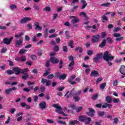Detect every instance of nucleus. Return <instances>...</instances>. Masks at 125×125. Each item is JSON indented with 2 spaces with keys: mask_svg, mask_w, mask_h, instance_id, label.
Instances as JSON below:
<instances>
[{
  "mask_svg": "<svg viewBox=\"0 0 125 125\" xmlns=\"http://www.w3.org/2000/svg\"><path fill=\"white\" fill-rule=\"evenodd\" d=\"M105 86H106V83H103L100 85V89H104V88H105Z\"/></svg>",
  "mask_w": 125,
  "mask_h": 125,
  "instance_id": "nucleus-34",
  "label": "nucleus"
},
{
  "mask_svg": "<svg viewBox=\"0 0 125 125\" xmlns=\"http://www.w3.org/2000/svg\"><path fill=\"white\" fill-rule=\"evenodd\" d=\"M120 72L123 75H125V66L124 65H121V68L120 69Z\"/></svg>",
  "mask_w": 125,
  "mask_h": 125,
  "instance_id": "nucleus-19",
  "label": "nucleus"
},
{
  "mask_svg": "<svg viewBox=\"0 0 125 125\" xmlns=\"http://www.w3.org/2000/svg\"><path fill=\"white\" fill-rule=\"evenodd\" d=\"M57 37V34H53L52 35H50L49 38L50 39H52L53 38H56Z\"/></svg>",
  "mask_w": 125,
  "mask_h": 125,
  "instance_id": "nucleus-59",
  "label": "nucleus"
},
{
  "mask_svg": "<svg viewBox=\"0 0 125 125\" xmlns=\"http://www.w3.org/2000/svg\"><path fill=\"white\" fill-rule=\"evenodd\" d=\"M28 71H29V68H26L25 69L23 70L22 71L21 70V74H23V75H25L26 74H27V72H28Z\"/></svg>",
  "mask_w": 125,
  "mask_h": 125,
  "instance_id": "nucleus-31",
  "label": "nucleus"
},
{
  "mask_svg": "<svg viewBox=\"0 0 125 125\" xmlns=\"http://www.w3.org/2000/svg\"><path fill=\"white\" fill-rule=\"evenodd\" d=\"M41 83H43V84H44V83H45V85L46 86H48L50 85V84H51V81H50L49 80H47L46 79H45L44 78H42Z\"/></svg>",
  "mask_w": 125,
  "mask_h": 125,
  "instance_id": "nucleus-6",
  "label": "nucleus"
},
{
  "mask_svg": "<svg viewBox=\"0 0 125 125\" xmlns=\"http://www.w3.org/2000/svg\"><path fill=\"white\" fill-rule=\"evenodd\" d=\"M44 33L45 34V38H46L47 37V36L48 35V28H46L45 31H44Z\"/></svg>",
  "mask_w": 125,
  "mask_h": 125,
  "instance_id": "nucleus-46",
  "label": "nucleus"
},
{
  "mask_svg": "<svg viewBox=\"0 0 125 125\" xmlns=\"http://www.w3.org/2000/svg\"><path fill=\"white\" fill-rule=\"evenodd\" d=\"M121 30V28L120 27H115L114 29V32H118V31H120Z\"/></svg>",
  "mask_w": 125,
  "mask_h": 125,
  "instance_id": "nucleus-64",
  "label": "nucleus"
},
{
  "mask_svg": "<svg viewBox=\"0 0 125 125\" xmlns=\"http://www.w3.org/2000/svg\"><path fill=\"white\" fill-rule=\"evenodd\" d=\"M105 44H106V40H103L101 44L99 45V47L102 48V47H104V46H105Z\"/></svg>",
  "mask_w": 125,
  "mask_h": 125,
  "instance_id": "nucleus-21",
  "label": "nucleus"
},
{
  "mask_svg": "<svg viewBox=\"0 0 125 125\" xmlns=\"http://www.w3.org/2000/svg\"><path fill=\"white\" fill-rule=\"evenodd\" d=\"M51 9L50 8V7H45V8H43V10L45 11H50Z\"/></svg>",
  "mask_w": 125,
  "mask_h": 125,
  "instance_id": "nucleus-36",
  "label": "nucleus"
},
{
  "mask_svg": "<svg viewBox=\"0 0 125 125\" xmlns=\"http://www.w3.org/2000/svg\"><path fill=\"white\" fill-rule=\"evenodd\" d=\"M83 107L78 106V107H76V108H75V110L77 113H79V112H81V111H83Z\"/></svg>",
  "mask_w": 125,
  "mask_h": 125,
  "instance_id": "nucleus-25",
  "label": "nucleus"
},
{
  "mask_svg": "<svg viewBox=\"0 0 125 125\" xmlns=\"http://www.w3.org/2000/svg\"><path fill=\"white\" fill-rule=\"evenodd\" d=\"M23 91H26V92H30V89L29 88L25 87L23 88Z\"/></svg>",
  "mask_w": 125,
  "mask_h": 125,
  "instance_id": "nucleus-62",
  "label": "nucleus"
},
{
  "mask_svg": "<svg viewBox=\"0 0 125 125\" xmlns=\"http://www.w3.org/2000/svg\"><path fill=\"white\" fill-rule=\"evenodd\" d=\"M53 107H55V108H56V112L57 113H58V114H60L61 115H62V116H68V115L65 114L63 111H62V108H61V106L59 105L58 104H53Z\"/></svg>",
  "mask_w": 125,
  "mask_h": 125,
  "instance_id": "nucleus-3",
  "label": "nucleus"
},
{
  "mask_svg": "<svg viewBox=\"0 0 125 125\" xmlns=\"http://www.w3.org/2000/svg\"><path fill=\"white\" fill-rule=\"evenodd\" d=\"M6 50H7V49L6 48V47H3L2 48V50L1 51V52L2 53H4V52H6Z\"/></svg>",
  "mask_w": 125,
  "mask_h": 125,
  "instance_id": "nucleus-51",
  "label": "nucleus"
},
{
  "mask_svg": "<svg viewBox=\"0 0 125 125\" xmlns=\"http://www.w3.org/2000/svg\"><path fill=\"white\" fill-rule=\"evenodd\" d=\"M74 50L75 51H78V50H79L80 53H82L83 52V48H82V47H77L75 48Z\"/></svg>",
  "mask_w": 125,
  "mask_h": 125,
  "instance_id": "nucleus-23",
  "label": "nucleus"
},
{
  "mask_svg": "<svg viewBox=\"0 0 125 125\" xmlns=\"http://www.w3.org/2000/svg\"><path fill=\"white\" fill-rule=\"evenodd\" d=\"M12 40H13V37H11L10 39L5 38L3 40V42L5 43V44L8 45L10 44V42H12Z\"/></svg>",
  "mask_w": 125,
  "mask_h": 125,
  "instance_id": "nucleus-5",
  "label": "nucleus"
},
{
  "mask_svg": "<svg viewBox=\"0 0 125 125\" xmlns=\"http://www.w3.org/2000/svg\"><path fill=\"white\" fill-rule=\"evenodd\" d=\"M79 124V121L78 120H73L69 122V125H76Z\"/></svg>",
  "mask_w": 125,
  "mask_h": 125,
  "instance_id": "nucleus-20",
  "label": "nucleus"
},
{
  "mask_svg": "<svg viewBox=\"0 0 125 125\" xmlns=\"http://www.w3.org/2000/svg\"><path fill=\"white\" fill-rule=\"evenodd\" d=\"M39 106L42 110H44L46 108V103L44 102H42L39 104Z\"/></svg>",
  "mask_w": 125,
  "mask_h": 125,
  "instance_id": "nucleus-11",
  "label": "nucleus"
},
{
  "mask_svg": "<svg viewBox=\"0 0 125 125\" xmlns=\"http://www.w3.org/2000/svg\"><path fill=\"white\" fill-rule=\"evenodd\" d=\"M70 18H73L74 19L71 21V23L72 24H76L77 23H79L80 22V19L78 18L77 17L75 16H70Z\"/></svg>",
  "mask_w": 125,
  "mask_h": 125,
  "instance_id": "nucleus-8",
  "label": "nucleus"
},
{
  "mask_svg": "<svg viewBox=\"0 0 125 125\" xmlns=\"http://www.w3.org/2000/svg\"><path fill=\"white\" fill-rule=\"evenodd\" d=\"M105 100L107 103H112V98L110 97H106L105 98Z\"/></svg>",
  "mask_w": 125,
  "mask_h": 125,
  "instance_id": "nucleus-27",
  "label": "nucleus"
},
{
  "mask_svg": "<svg viewBox=\"0 0 125 125\" xmlns=\"http://www.w3.org/2000/svg\"><path fill=\"white\" fill-rule=\"evenodd\" d=\"M79 16H83V17L86 18V14L84 12H81L79 13Z\"/></svg>",
  "mask_w": 125,
  "mask_h": 125,
  "instance_id": "nucleus-30",
  "label": "nucleus"
},
{
  "mask_svg": "<svg viewBox=\"0 0 125 125\" xmlns=\"http://www.w3.org/2000/svg\"><path fill=\"white\" fill-rule=\"evenodd\" d=\"M33 8L35 10H40V7H39V6H38V5L37 4H34L33 5Z\"/></svg>",
  "mask_w": 125,
  "mask_h": 125,
  "instance_id": "nucleus-32",
  "label": "nucleus"
},
{
  "mask_svg": "<svg viewBox=\"0 0 125 125\" xmlns=\"http://www.w3.org/2000/svg\"><path fill=\"white\" fill-rule=\"evenodd\" d=\"M62 50L64 52L68 51V48H67V46H63V48H62Z\"/></svg>",
  "mask_w": 125,
  "mask_h": 125,
  "instance_id": "nucleus-57",
  "label": "nucleus"
},
{
  "mask_svg": "<svg viewBox=\"0 0 125 125\" xmlns=\"http://www.w3.org/2000/svg\"><path fill=\"white\" fill-rule=\"evenodd\" d=\"M97 97H98V94H96L95 95L92 97V99L93 100H96V99H97Z\"/></svg>",
  "mask_w": 125,
  "mask_h": 125,
  "instance_id": "nucleus-41",
  "label": "nucleus"
},
{
  "mask_svg": "<svg viewBox=\"0 0 125 125\" xmlns=\"http://www.w3.org/2000/svg\"><path fill=\"white\" fill-rule=\"evenodd\" d=\"M87 53L88 55H91L93 53V52L92 50H88L87 51Z\"/></svg>",
  "mask_w": 125,
  "mask_h": 125,
  "instance_id": "nucleus-61",
  "label": "nucleus"
},
{
  "mask_svg": "<svg viewBox=\"0 0 125 125\" xmlns=\"http://www.w3.org/2000/svg\"><path fill=\"white\" fill-rule=\"evenodd\" d=\"M34 26H35V30L36 31H41V30H42V27L40 25L39 22H35L34 23Z\"/></svg>",
  "mask_w": 125,
  "mask_h": 125,
  "instance_id": "nucleus-10",
  "label": "nucleus"
},
{
  "mask_svg": "<svg viewBox=\"0 0 125 125\" xmlns=\"http://www.w3.org/2000/svg\"><path fill=\"white\" fill-rule=\"evenodd\" d=\"M106 41L109 42V43H112V42H113V40H112L110 38H107Z\"/></svg>",
  "mask_w": 125,
  "mask_h": 125,
  "instance_id": "nucleus-50",
  "label": "nucleus"
},
{
  "mask_svg": "<svg viewBox=\"0 0 125 125\" xmlns=\"http://www.w3.org/2000/svg\"><path fill=\"white\" fill-rule=\"evenodd\" d=\"M113 84L114 86H117V85H118V81L117 80H114L113 81Z\"/></svg>",
  "mask_w": 125,
  "mask_h": 125,
  "instance_id": "nucleus-55",
  "label": "nucleus"
},
{
  "mask_svg": "<svg viewBox=\"0 0 125 125\" xmlns=\"http://www.w3.org/2000/svg\"><path fill=\"white\" fill-rule=\"evenodd\" d=\"M46 121L48 124H53L54 123V121L52 119H47Z\"/></svg>",
  "mask_w": 125,
  "mask_h": 125,
  "instance_id": "nucleus-44",
  "label": "nucleus"
},
{
  "mask_svg": "<svg viewBox=\"0 0 125 125\" xmlns=\"http://www.w3.org/2000/svg\"><path fill=\"white\" fill-rule=\"evenodd\" d=\"M14 72H15V74L16 75H19V74H20V73H21V68H19L18 67H14L13 69Z\"/></svg>",
  "mask_w": 125,
  "mask_h": 125,
  "instance_id": "nucleus-16",
  "label": "nucleus"
},
{
  "mask_svg": "<svg viewBox=\"0 0 125 125\" xmlns=\"http://www.w3.org/2000/svg\"><path fill=\"white\" fill-rule=\"evenodd\" d=\"M98 115L100 117H103L105 115V111H99L98 112Z\"/></svg>",
  "mask_w": 125,
  "mask_h": 125,
  "instance_id": "nucleus-29",
  "label": "nucleus"
},
{
  "mask_svg": "<svg viewBox=\"0 0 125 125\" xmlns=\"http://www.w3.org/2000/svg\"><path fill=\"white\" fill-rule=\"evenodd\" d=\"M103 59L104 61H106L107 62V64L108 66H112L113 65V63H112V60H114V56H112L111 54H109V52L105 51L103 56Z\"/></svg>",
  "mask_w": 125,
  "mask_h": 125,
  "instance_id": "nucleus-1",
  "label": "nucleus"
},
{
  "mask_svg": "<svg viewBox=\"0 0 125 125\" xmlns=\"http://www.w3.org/2000/svg\"><path fill=\"white\" fill-rule=\"evenodd\" d=\"M22 43H23V38H20V39H17L16 40L15 44L16 47L21 46Z\"/></svg>",
  "mask_w": 125,
  "mask_h": 125,
  "instance_id": "nucleus-4",
  "label": "nucleus"
},
{
  "mask_svg": "<svg viewBox=\"0 0 125 125\" xmlns=\"http://www.w3.org/2000/svg\"><path fill=\"white\" fill-rule=\"evenodd\" d=\"M102 5H103L104 6H105V7H108V6H110V5H111V3H106L103 4Z\"/></svg>",
  "mask_w": 125,
  "mask_h": 125,
  "instance_id": "nucleus-53",
  "label": "nucleus"
},
{
  "mask_svg": "<svg viewBox=\"0 0 125 125\" xmlns=\"http://www.w3.org/2000/svg\"><path fill=\"white\" fill-rule=\"evenodd\" d=\"M10 8L11 9V10H13V9H16L17 8V5L15 4L10 5Z\"/></svg>",
  "mask_w": 125,
  "mask_h": 125,
  "instance_id": "nucleus-28",
  "label": "nucleus"
},
{
  "mask_svg": "<svg viewBox=\"0 0 125 125\" xmlns=\"http://www.w3.org/2000/svg\"><path fill=\"white\" fill-rule=\"evenodd\" d=\"M11 88H9V89H6L5 91V93H6L7 94H9V93H10V92H11Z\"/></svg>",
  "mask_w": 125,
  "mask_h": 125,
  "instance_id": "nucleus-42",
  "label": "nucleus"
},
{
  "mask_svg": "<svg viewBox=\"0 0 125 125\" xmlns=\"http://www.w3.org/2000/svg\"><path fill=\"white\" fill-rule=\"evenodd\" d=\"M69 92H70V91H68L66 94L64 95V96L66 98H70V97H72V96H73V94H72V93H70L69 95L68 93Z\"/></svg>",
  "mask_w": 125,
  "mask_h": 125,
  "instance_id": "nucleus-24",
  "label": "nucleus"
},
{
  "mask_svg": "<svg viewBox=\"0 0 125 125\" xmlns=\"http://www.w3.org/2000/svg\"><path fill=\"white\" fill-rule=\"evenodd\" d=\"M100 39V35H99L93 36L92 38V42L94 43L98 42H99Z\"/></svg>",
  "mask_w": 125,
  "mask_h": 125,
  "instance_id": "nucleus-7",
  "label": "nucleus"
},
{
  "mask_svg": "<svg viewBox=\"0 0 125 125\" xmlns=\"http://www.w3.org/2000/svg\"><path fill=\"white\" fill-rule=\"evenodd\" d=\"M28 77H29V75H28V74H24V75L22 76V79L23 80H27V79H28Z\"/></svg>",
  "mask_w": 125,
  "mask_h": 125,
  "instance_id": "nucleus-35",
  "label": "nucleus"
},
{
  "mask_svg": "<svg viewBox=\"0 0 125 125\" xmlns=\"http://www.w3.org/2000/svg\"><path fill=\"white\" fill-rule=\"evenodd\" d=\"M28 50H26L25 49H21L20 50L19 53L20 54H24L25 52H27Z\"/></svg>",
  "mask_w": 125,
  "mask_h": 125,
  "instance_id": "nucleus-26",
  "label": "nucleus"
},
{
  "mask_svg": "<svg viewBox=\"0 0 125 125\" xmlns=\"http://www.w3.org/2000/svg\"><path fill=\"white\" fill-rule=\"evenodd\" d=\"M73 44H74V42H73V41H70L69 42V45L70 46V47H71V48H74V46H73Z\"/></svg>",
  "mask_w": 125,
  "mask_h": 125,
  "instance_id": "nucleus-39",
  "label": "nucleus"
},
{
  "mask_svg": "<svg viewBox=\"0 0 125 125\" xmlns=\"http://www.w3.org/2000/svg\"><path fill=\"white\" fill-rule=\"evenodd\" d=\"M83 67L85 68L86 69H89L90 66L88 65H86L85 63H83Z\"/></svg>",
  "mask_w": 125,
  "mask_h": 125,
  "instance_id": "nucleus-40",
  "label": "nucleus"
},
{
  "mask_svg": "<svg viewBox=\"0 0 125 125\" xmlns=\"http://www.w3.org/2000/svg\"><path fill=\"white\" fill-rule=\"evenodd\" d=\"M21 62H25V61H26V56H22L21 58Z\"/></svg>",
  "mask_w": 125,
  "mask_h": 125,
  "instance_id": "nucleus-37",
  "label": "nucleus"
},
{
  "mask_svg": "<svg viewBox=\"0 0 125 125\" xmlns=\"http://www.w3.org/2000/svg\"><path fill=\"white\" fill-rule=\"evenodd\" d=\"M113 101L114 103H119L120 100L119 99H114Z\"/></svg>",
  "mask_w": 125,
  "mask_h": 125,
  "instance_id": "nucleus-56",
  "label": "nucleus"
},
{
  "mask_svg": "<svg viewBox=\"0 0 125 125\" xmlns=\"http://www.w3.org/2000/svg\"><path fill=\"white\" fill-rule=\"evenodd\" d=\"M98 76H99V73L95 70L92 71L90 75V77H98Z\"/></svg>",
  "mask_w": 125,
  "mask_h": 125,
  "instance_id": "nucleus-17",
  "label": "nucleus"
},
{
  "mask_svg": "<svg viewBox=\"0 0 125 125\" xmlns=\"http://www.w3.org/2000/svg\"><path fill=\"white\" fill-rule=\"evenodd\" d=\"M61 119H62L63 120H65L67 119V118H62L60 116L58 117V120H57V122L58 124H60V125H66V122L60 120Z\"/></svg>",
  "mask_w": 125,
  "mask_h": 125,
  "instance_id": "nucleus-12",
  "label": "nucleus"
},
{
  "mask_svg": "<svg viewBox=\"0 0 125 125\" xmlns=\"http://www.w3.org/2000/svg\"><path fill=\"white\" fill-rule=\"evenodd\" d=\"M6 73L8 74V75H12V74H13V71L11 70H8L6 71Z\"/></svg>",
  "mask_w": 125,
  "mask_h": 125,
  "instance_id": "nucleus-43",
  "label": "nucleus"
},
{
  "mask_svg": "<svg viewBox=\"0 0 125 125\" xmlns=\"http://www.w3.org/2000/svg\"><path fill=\"white\" fill-rule=\"evenodd\" d=\"M79 120L80 122H83L85 123V125H88L91 121V119H90V118L84 116H79Z\"/></svg>",
  "mask_w": 125,
  "mask_h": 125,
  "instance_id": "nucleus-2",
  "label": "nucleus"
},
{
  "mask_svg": "<svg viewBox=\"0 0 125 125\" xmlns=\"http://www.w3.org/2000/svg\"><path fill=\"white\" fill-rule=\"evenodd\" d=\"M66 77H67V75L66 74L58 76L60 80H65V79H66Z\"/></svg>",
  "mask_w": 125,
  "mask_h": 125,
  "instance_id": "nucleus-22",
  "label": "nucleus"
},
{
  "mask_svg": "<svg viewBox=\"0 0 125 125\" xmlns=\"http://www.w3.org/2000/svg\"><path fill=\"white\" fill-rule=\"evenodd\" d=\"M103 80V78L102 77L99 78L97 79V81H96V83H100L101 81Z\"/></svg>",
  "mask_w": 125,
  "mask_h": 125,
  "instance_id": "nucleus-45",
  "label": "nucleus"
},
{
  "mask_svg": "<svg viewBox=\"0 0 125 125\" xmlns=\"http://www.w3.org/2000/svg\"><path fill=\"white\" fill-rule=\"evenodd\" d=\"M114 62L115 63H120V62H122V59H115V61H114Z\"/></svg>",
  "mask_w": 125,
  "mask_h": 125,
  "instance_id": "nucleus-49",
  "label": "nucleus"
},
{
  "mask_svg": "<svg viewBox=\"0 0 125 125\" xmlns=\"http://www.w3.org/2000/svg\"><path fill=\"white\" fill-rule=\"evenodd\" d=\"M69 108H72V109H74L76 110L77 107H76V105L74 104H71L69 105Z\"/></svg>",
  "mask_w": 125,
  "mask_h": 125,
  "instance_id": "nucleus-38",
  "label": "nucleus"
},
{
  "mask_svg": "<svg viewBox=\"0 0 125 125\" xmlns=\"http://www.w3.org/2000/svg\"><path fill=\"white\" fill-rule=\"evenodd\" d=\"M74 99L75 100V102H78V101H80L81 98L79 97H74Z\"/></svg>",
  "mask_w": 125,
  "mask_h": 125,
  "instance_id": "nucleus-47",
  "label": "nucleus"
},
{
  "mask_svg": "<svg viewBox=\"0 0 125 125\" xmlns=\"http://www.w3.org/2000/svg\"><path fill=\"white\" fill-rule=\"evenodd\" d=\"M75 78H76V76L73 75V76H72L70 77V78L68 80V82L69 83H71V84H76V82L73 81L74 80V79H75Z\"/></svg>",
  "mask_w": 125,
  "mask_h": 125,
  "instance_id": "nucleus-15",
  "label": "nucleus"
},
{
  "mask_svg": "<svg viewBox=\"0 0 125 125\" xmlns=\"http://www.w3.org/2000/svg\"><path fill=\"white\" fill-rule=\"evenodd\" d=\"M50 61L53 64H57V63L59 62L58 59L55 57H51L50 59Z\"/></svg>",
  "mask_w": 125,
  "mask_h": 125,
  "instance_id": "nucleus-14",
  "label": "nucleus"
},
{
  "mask_svg": "<svg viewBox=\"0 0 125 125\" xmlns=\"http://www.w3.org/2000/svg\"><path fill=\"white\" fill-rule=\"evenodd\" d=\"M113 123L114 124H118V122H119V119H118L117 118H115L113 119Z\"/></svg>",
  "mask_w": 125,
  "mask_h": 125,
  "instance_id": "nucleus-48",
  "label": "nucleus"
},
{
  "mask_svg": "<svg viewBox=\"0 0 125 125\" xmlns=\"http://www.w3.org/2000/svg\"><path fill=\"white\" fill-rule=\"evenodd\" d=\"M0 29L1 30H6L7 28L5 26H0Z\"/></svg>",
  "mask_w": 125,
  "mask_h": 125,
  "instance_id": "nucleus-63",
  "label": "nucleus"
},
{
  "mask_svg": "<svg viewBox=\"0 0 125 125\" xmlns=\"http://www.w3.org/2000/svg\"><path fill=\"white\" fill-rule=\"evenodd\" d=\"M123 39H124V37H120V38H116L115 39V41H116V42L120 41H122V40H123Z\"/></svg>",
  "mask_w": 125,
  "mask_h": 125,
  "instance_id": "nucleus-60",
  "label": "nucleus"
},
{
  "mask_svg": "<svg viewBox=\"0 0 125 125\" xmlns=\"http://www.w3.org/2000/svg\"><path fill=\"white\" fill-rule=\"evenodd\" d=\"M83 5L82 6V9H84V8H85V7H86V6H87V3L85 2V3H82Z\"/></svg>",
  "mask_w": 125,
  "mask_h": 125,
  "instance_id": "nucleus-33",
  "label": "nucleus"
},
{
  "mask_svg": "<svg viewBox=\"0 0 125 125\" xmlns=\"http://www.w3.org/2000/svg\"><path fill=\"white\" fill-rule=\"evenodd\" d=\"M32 20V18L26 17V18H23L22 19L21 21V24H24V23H26V22H28V21H31Z\"/></svg>",
  "mask_w": 125,
  "mask_h": 125,
  "instance_id": "nucleus-9",
  "label": "nucleus"
},
{
  "mask_svg": "<svg viewBox=\"0 0 125 125\" xmlns=\"http://www.w3.org/2000/svg\"><path fill=\"white\" fill-rule=\"evenodd\" d=\"M114 37H115V38H120V37H121V34H119V33H115L113 35Z\"/></svg>",
  "mask_w": 125,
  "mask_h": 125,
  "instance_id": "nucleus-52",
  "label": "nucleus"
},
{
  "mask_svg": "<svg viewBox=\"0 0 125 125\" xmlns=\"http://www.w3.org/2000/svg\"><path fill=\"white\" fill-rule=\"evenodd\" d=\"M102 56H103V54L101 53L97 54L95 58H94L93 59L94 61H95V62H97L98 60L102 58Z\"/></svg>",
  "mask_w": 125,
  "mask_h": 125,
  "instance_id": "nucleus-13",
  "label": "nucleus"
},
{
  "mask_svg": "<svg viewBox=\"0 0 125 125\" xmlns=\"http://www.w3.org/2000/svg\"><path fill=\"white\" fill-rule=\"evenodd\" d=\"M106 33L104 32H103L102 33L101 38H103V39H104L106 37Z\"/></svg>",
  "mask_w": 125,
  "mask_h": 125,
  "instance_id": "nucleus-54",
  "label": "nucleus"
},
{
  "mask_svg": "<svg viewBox=\"0 0 125 125\" xmlns=\"http://www.w3.org/2000/svg\"><path fill=\"white\" fill-rule=\"evenodd\" d=\"M95 113V110L92 108H89V113H88V115L90 116V117H93L94 113Z\"/></svg>",
  "mask_w": 125,
  "mask_h": 125,
  "instance_id": "nucleus-18",
  "label": "nucleus"
},
{
  "mask_svg": "<svg viewBox=\"0 0 125 125\" xmlns=\"http://www.w3.org/2000/svg\"><path fill=\"white\" fill-rule=\"evenodd\" d=\"M31 59H32V60H36L37 56H36L35 55H33L31 56Z\"/></svg>",
  "mask_w": 125,
  "mask_h": 125,
  "instance_id": "nucleus-58",
  "label": "nucleus"
}]
</instances>
